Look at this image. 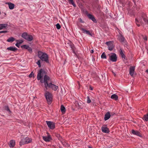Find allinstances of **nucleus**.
I'll return each instance as SVG.
<instances>
[{
	"mask_svg": "<svg viewBox=\"0 0 148 148\" xmlns=\"http://www.w3.org/2000/svg\"><path fill=\"white\" fill-rule=\"evenodd\" d=\"M37 79L38 80H40L41 83H44L45 88L44 90H47L48 88H51L54 90H56L58 86L51 83L50 77L46 75L45 71L41 69L38 72Z\"/></svg>",
	"mask_w": 148,
	"mask_h": 148,
	"instance_id": "nucleus-1",
	"label": "nucleus"
},
{
	"mask_svg": "<svg viewBox=\"0 0 148 148\" xmlns=\"http://www.w3.org/2000/svg\"><path fill=\"white\" fill-rule=\"evenodd\" d=\"M38 57L42 61L49 63V56L46 53L39 51L38 52Z\"/></svg>",
	"mask_w": 148,
	"mask_h": 148,
	"instance_id": "nucleus-2",
	"label": "nucleus"
},
{
	"mask_svg": "<svg viewBox=\"0 0 148 148\" xmlns=\"http://www.w3.org/2000/svg\"><path fill=\"white\" fill-rule=\"evenodd\" d=\"M45 92L44 93L45 96L49 104H50L51 103L52 100V95L49 92L47 91V90H44Z\"/></svg>",
	"mask_w": 148,
	"mask_h": 148,
	"instance_id": "nucleus-3",
	"label": "nucleus"
},
{
	"mask_svg": "<svg viewBox=\"0 0 148 148\" xmlns=\"http://www.w3.org/2000/svg\"><path fill=\"white\" fill-rule=\"evenodd\" d=\"M21 36L23 38L29 41H31L33 39V37L32 35H28L26 32L23 33Z\"/></svg>",
	"mask_w": 148,
	"mask_h": 148,
	"instance_id": "nucleus-4",
	"label": "nucleus"
},
{
	"mask_svg": "<svg viewBox=\"0 0 148 148\" xmlns=\"http://www.w3.org/2000/svg\"><path fill=\"white\" fill-rule=\"evenodd\" d=\"M47 124L50 129L51 130L54 129L55 127V123L52 121H46Z\"/></svg>",
	"mask_w": 148,
	"mask_h": 148,
	"instance_id": "nucleus-5",
	"label": "nucleus"
},
{
	"mask_svg": "<svg viewBox=\"0 0 148 148\" xmlns=\"http://www.w3.org/2000/svg\"><path fill=\"white\" fill-rule=\"evenodd\" d=\"M110 60L113 62H115L117 60V56L115 53H112L109 55Z\"/></svg>",
	"mask_w": 148,
	"mask_h": 148,
	"instance_id": "nucleus-6",
	"label": "nucleus"
},
{
	"mask_svg": "<svg viewBox=\"0 0 148 148\" xmlns=\"http://www.w3.org/2000/svg\"><path fill=\"white\" fill-rule=\"evenodd\" d=\"M106 44L108 46V49L109 50L112 51L113 49L114 46L112 42L109 41L106 42Z\"/></svg>",
	"mask_w": 148,
	"mask_h": 148,
	"instance_id": "nucleus-7",
	"label": "nucleus"
},
{
	"mask_svg": "<svg viewBox=\"0 0 148 148\" xmlns=\"http://www.w3.org/2000/svg\"><path fill=\"white\" fill-rule=\"evenodd\" d=\"M102 131L104 133H108L109 132V129L105 125H103L101 127Z\"/></svg>",
	"mask_w": 148,
	"mask_h": 148,
	"instance_id": "nucleus-8",
	"label": "nucleus"
},
{
	"mask_svg": "<svg viewBox=\"0 0 148 148\" xmlns=\"http://www.w3.org/2000/svg\"><path fill=\"white\" fill-rule=\"evenodd\" d=\"M47 134L48 135L47 136H42V138L43 140L47 142H49L52 139L51 136L48 133H47Z\"/></svg>",
	"mask_w": 148,
	"mask_h": 148,
	"instance_id": "nucleus-9",
	"label": "nucleus"
},
{
	"mask_svg": "<svg viewBox=\"0 0 148 148\" xmlns=\"http://www.w3.org/2000/svg\"><path fill=\"white\" fill-rule=\"evenodd\" d=\"M67 44H68V45L70 46L71 48V49L73 53L74 54H75V47L74 45L71 42H69Z\"/></svg>",
	"mask_w": 148,
	"mask_h": 148,
	"instance_id": "nucleus-10",
	"label": "nucleus"
},
{
	"mask_svg": "<svg viewBox=\"0 0 148 148\" xmlns=\"http://www.w3.org/2000/svg\"><path fill=\"white\" fill-rule=\"evenodd\" d=\"M135 70V66H131L130 68V75L132 76L134 75Z\"/></svg>",
	"mask_w": 148,
	"mask_h": 148,
	"instance_id": "nucleus-11",
	"label": "nucleus"
},
{
	"mask_svg": "<svg viewBox=\"0 0 148 148\" xmlns=\"http://www.w3.org/2000/svg\"><path fill=\"white\" fill-rule=\"evenodd\" d=\"M132 133L134 135L138 136L140 137H142V135L141 134L137 131L135 130H132Z\"/></svg>",
	"mask_w": 148,
	"mask_h": 148,
	"instance_id": "nucleus-12",
	"label": "nucleus"
},
{
	"mask_svg": "<svg viewBox=\"0 0 148 148\" xmlns=\"http://www.w3.org/2000/svg\"><path fill=\"white\" fill-rule=\"evenodd\" d=\"M87 15L88 17L94 23H96L97 22V21L93 15L90 14H87Z\"/></svg>",
	"mask_w": 148,
	"mask_h": 148,
	"instance_id": "nucleus-13",
	"label": "nucleus"
},
{
	"mask_svg": "<svg viewBox=\"0 0 148 148\" xmlns=\"http://www.w3.org/2000/svg\"><path fill=\"white\" fill-rule=\"evenodd\" d=\"M111 115L110 112H108L105 115L104 119L106 121L110 117Z\"/></svg>",
	"mask_w": 148,
	"mask_h": 148,
	"instance_id": "nucleus-14",
	"label": "nucleus"
},
{
	"mask_svg": "<svg viewBox=\"0 0 148 148\" xmlns=\"http://www.w3.org/2000/svg\"><path fill=\"white\" fill-rule=\"evenodd\" d=\"M6 4L8 5L9 8L10 10H13L14 8L15 5L14 4L10 2L7 3Z\"/></svg>",
	"mask_w": 148,
	"mask_h": 148,
	"instance_id": "nucleus-15",
	"label": "nucleus"
},
{
	"mask_svg": "<svg viewBox=\"0 0 148 148\" xmlns=\"http://www.w3.org/2000/svg\"><path fill=\"white\" fill-rule=\"evenodd\" d=\"M80 29L84 33H86V34L92 36L91 33L89 31L83 28H81Z\"/></svg>",
	"mask_w": 148,
	"mask_h": 148,
	"instance_id": "nucleus-16",
	"label": "nucleus"
},
{
	"mask_svg": "<svg viewBox=\"0 0 148 148\" xmlns=\"http://www.w3.org/2000/svg\"><path fill=\"white\" fill-rule=\"evenodd\" d=\"M7 49L12 51H15L17 50V49L14 47H10L7 48Z\"/></svg>",
	"mask_w": 148,
	"mask_h": 148,
	"instance_id": "nucleus-17",
	"label": "nucleus"
},
{
	"mask_svg": "<svg viewBox=\"0 0 148 148\" xmlns=\"http://www.w3.org/2000/svg\"><path fill=\"white\" fill-rule=\"evenodd\" d=\"M8 26V24L6 23L0 24V30L6 28Z\"/></svg>",
	"mask_w": 148,
	"mask_h": 148,
	"instance_id": "nucleus-18",
	"label": "nucleus"
},
{
	"mask_svg": "<svg viewBox=\"0 0 148 148\" xmlns=\"http://www.w3.org/2000/svg\"><path fill=\"white\" fill-rule=\"evenodd\" d=\"M15 141L14 140H12L10 141L9 145L10 147H13L15 145Z\"/></svg>",
	"mask_w": 148,
	"mask_h": 148,
	"instance_id": "nucleus-19",
	"label": "nucleus"
},
{
	"mask_svg": "<svg viewBox=\"0 0 148 148\" xmlns=\"http://www.w3.org/2000/svg\"><path fill=\"white\" fill-rule=\"evenodd\" d=\"M25 144H27L26 143L25 139L24 138L21 139V141L20 142L19 145L21 146Z\"/></svg>",
	"mask_w": 148,
	"mask_h": 148,
	"instance_id": "nucleus-20",
	"label": "nucleus"
},
{
	"mask_svg": "<svg viewBox=\"0 0 148 148\" xmlns=\"http://www.w3.org/2000/svg\"><path fill=\"white\" fill-rule=\"evenodd\" d=\"M111 99L114 100L116 101L118 99V97L115 94L112 95L111 97Z\"/></svg>",
	"mask_w": 148,
	"mask_h": 148,
	"instance_id": "nucleus-21",
	"label": "nucleus"
},
{
	"mask_svg": "<svg viewBox=\"0 0 148 148\" xmlns=\"http://www.w3.org/2000/svg\"><path fill=\"white\" fill-rule=\"evenodd\" d=\"M25 138V139L26 143L27 144H28L31 142L32 139L31 138L28 137Z\"/></svg>",
	"mask_w": 148,
	"mask_h": 148,
	"instance_id": "nucleus-22",
	"label": "nucleus"
},
{
	"mask_svg": "<svg viewBox=\"0 0 148 148\" xmlns=\"http://www.w3.org/2000/svg\"><path fill=\"white\" fill-rule=\"evenodd\" d=\"M60 109L62 112L64 113L66 111V109L65 107L63 105H62L60 106Z\"/></svg>",
	"mask_w": 148,
	"mask_h": 148,
	"instance_id": "nucleus-23",
	"label": "nucleus"
},
{
	"mask_svg": "<svg viewBox=\"0 0 148 148\" xmlns=\"http://www.w3.org/2000/svg\"><path fill=\"white\" fill-rule=\"evenodd\" d=\"M61 143L64 146L67 147L69 146V145L68 144L67 142L64 140H62V141Z\"/></svg>",
	"mask_w": 148,
	"mask_h": 148,
	"instance_id": "nucleus-24",
	"label": "nucleus"
},
{
	"mask_svg": "<svg viewBox=\"0 0 148 148\" xmlns=\"http://www.w3.org/2000/svg\"><path fill=\"white\" fill-rule=\"evenodd\" d=\"M15 40V39L12 37H11L8 38L7 40L8 42H12Z\"/></svg>",
	"mask_w": 148,
	"mask_h": 148,
	"instance_id": "nucleus-25",
	"label": "nucleus"
},
{
	"mask_svg": "<svg viewBox=\"0 0 148 148\" xmlns=\"http://www.w3.org/2000/svg\"><path fill=\"white\" fill-rule=\"evenodd\" d=\"M120 54L122 58L124 59H125V56L122 50H121L120 51Z\"/></svg>",
	"mask_w": 148,
	"mask_h": 148,
	"instance_id": "nucleus-26",
	"label": "nucleus"
},
{
	"mask_svg": "<svg viewBox=\"0 0 148 148\" xmlns=\"http://www.w3.org/2000/svg\"><path fill=\"white\" fill-rule=\"evenodd\" d=\"M141 21H142L140 20V19H139V22L141 23ZM139 23V21L137 20L136 19V25H137L139 27L140 26V24H139V23Z\"/></svg>",
	"mask_w": 148,
	"mask_h": 148,
	"instance_id": "nucleus-27",
	"label": "nucleus"
},
{
	"mask_svg": "<svg viewBox=\"0 0 148 148\" xmlns=\"http://www.w3.org/2000/svg\"><path fill=\"white\" fill-rule=\"evenodd\" d=\"M69 3L72 5L74 7H75L76 6V5L74 3V1L73 0H68Z\"/></svg>",
	"mask_w": 148,
	"mask_h": 148,
	"instance_id": "nucleus-28",
	"label": "nucleus"
},
{
	"mask_svg": "<svg viewBox=\"0 0 148 148\" xmlns=\"http://www.w3.org/2000/svg\"><path fill=\"white\" fill-rule=\"evenodd\" d=\"M101 58L102 59H106V56L104 52H103L101 56Z\"/></svg>",
	"mask_w": 148,
	"mask_h": 148,
	"instance_id": "nucleus-29",
	"label": "nucleus"
},
{
	"mask_svg": "<svg viewBox=\"0 0 148 148\" xmlns=\"http://www.w3.org/2000/svg\"><path fill=\"white\" fill-rule=\"evenodd\" d=\"M76 105H77L78 106V108L81 109L82 108V107L81 104V103H79L78 102L76 101Z\"/></svg>",
	"mask_w": 148,
	"mask_h": 148,
	"instance_id": "nucleus-30",
	"label": "nucleus"
},
{
	"mask_svg": "<svg viewBox=\"0 0 148 148\" xmlns=\"http://www.w3.org/2000/svg\"><path fill=\"white\" fill-rule=\"evenodd\" d=\"M4 109L5 110H7V111L8 112H10L11 111L9 108L8 106H5L4 107Z\"/></svg>",
	"mask_w": 148,
	"mask_h": 148,
	"instance_id": "nucleus-31",
	"label": "nucleus"
},
{
	"mask_svg": "<svg viewBox=\"0 0 148 148\" xmlns=\"http://www.w3.org/2000/svg\"><path fill=\"white\" fill-rule=\"evenodd\" d=\"M87 103H89L91 102V100L90 99L89 96H87L86 97Z\"/></svg>",
	"mask_w": 148,
	"mask_h": 148,
	"instance_id": "nucleus-32",
	"label": "nucleus"
},
{
	"mask_svg": "<svg viewBox=\"0 0 148 148\" xmlns=\"http://www.w3.org/2000/svg\"><path fill=\"white\" fill-rule=\"evenodd\" d=\"M143 119L146 121H148V114L147 115H145L144 116Z\"/></svg>",
	"mask_w": 148,
	"mask_h": 148,
	"instance_id": "nucleus-33",
	"label": "nucleus"
},
{
	"mask_svg": "<svg viewBox=\"0 0 148 148\" xmlns=\"http://www.w3.org/2000/svg\"><path fill=\"white\" fill-rule=\"evenodd\" d=\"M29 47V46L28 45H24L22 46L21 47L22 48H24L25 49H28V48Z\"/></svg>",
	"mask_w": 148,
	"mask_h": 148,
	"instance_id": "nucleus-34",
	"label": "nucleus"
},
{
	"mask_svg": "<svg viewBox=\"0 0 148 148\" xmlns=\"http://www.w3.org/2000/svg\"><path fill=\"white\" fill-rule=\"evenodd\" d=\"M36 63L38 65V67H40L41 64L40 60H39L37 62H36Z\"/></svg>",
	"mask_w": 148,
	"mask_h": 148,
	"instance_id": "nucleus-35",
	"label": "nucleus"
},
{
	"mask_svg": "<svg viewBox=\"0 0 148 148\" xmlns=\"http://www.w3.org/2000/svg\"><path fill=\"white\" fill-rule=\"evenodd\" d=\"M56 28L58 29H59L61 28V26L60 24L59 23H57L56 25Z\"/></svg>",
	"mask_w": 148,
	"mask_h": 148,
	"instance_id": "nucleus-36",
	"label": "nucleus"
},
{
	"mask_svg": "<svg viewBox=\"0 0 148 148\" xmlns=\"http://www.w3.org/2000/svg\"><path fill=\"white\" fill-rule=\"evenodd\" d=\"M28 51L30 53H32V49L30 47H29L28 48V49H27Z\"/></svg>",
	"mask_w": 148,
	"mask_h": 148,
	"instance_id": "nucleus-37",
	"label": "nucleus"
},
{
	"mask_svg": "<svg viewBox=\"0 0 148 148\" xmlns=\"http://www.w3.org/2000/svg\"><path fill=\"white\" fill-rule=\"evenodd\" d=\"M119 40L123 42L124 40V38L123 37L121 36L120 37Z\"/></svg>",
	"mask_w": 148,
	"mask_h": 148,
	"instance_id": "nucleus-38",
	"label": "nucleus"
},
{
	"mask_svg": "<svg viewBox=\"0 0 148 148\" xmlns=\"http://www.w3.org/2000/svg\"><path fill=\"white\" fill-rule=\"evenodd\" d=\"M34 75V74L33 72H31V73L29 75V77H33Z\"/></svg>",
	"mask_w": 148,
	"mask_h": 148,
	"instance_id": "nucleus-39",
	"label": "nucleus"
},
{
	"mask_svg": "<svg viewBox=\"0 0 148 148\" xmlns=\"http://www.w3.org/2000/svg\"><path fill=\"white\" fill-rule=\"evenodd\" d=\"M23 42V41L22 40H18V43L19 44H20Z\"/></svg>",
	"mask_w": 148,
	"mask_h": 148,
	"instance_id": "nucleus-40",
	"label": "nucleus"
},
{
	"mask_svg": "<svg viewBox=\"0 0 148 148\" xmlns=\"http://www.w3.org/2000/svg\"><path fill=\"white\" fill-rule=\"evenodd\" d=\"M143 38L146 41H147V37L146 36H143Z\"/></svg>",
	"mask_w": 148,
	"mask_h": 148,
	"instance_id": "nucleus-41",
	"label": "nucleus"
},
{
	"mask_svg": "<svg viewBox=\"0 0 148 148\" xmlns=\"http://www.w3.org/2000/svg\"><path fill=\"white\" fill-rule=\"evenodd\" d=\"M7 32H8L7 31H0V33H7Z\"/></svg>",
	"mask_w": 148,
	"mask_h": 148,
	"instance_id": "nucleus-42",
	"label": "nucleus"
},
{
	"mask_svg": "<svg viewBox=\"0 0 148 148\" xmlns=\"http://www.w3.org/2000/svg\"><path fill=\"white\" fill-rule=\"evenodd\" d=\"M15 45L17 47H20V44H19L18 43H16V44H15Z\"/></svg>",
	"mask_w": 148,
	"mask_h": 148,
	"instance_id": "nucleus-43",
	"label": "nucleus"
},
{
	"mask_svg": "<svg viewBox=\"0 0 148 148\" xmlns=\"http://www.w3.org/2000/svg\"><path fill=\"white\" fill-rule=\"evenodd\" d=\"M133 1L134 3H135L136 2H138V0H133Z\"/></svg>",
	"mask_w": 148,
	"mask_h": 148,
	"instance_id": "nucleus-44",
	"label": "nucleus"
},
{
	"mask_svg": "<svg viewBox=\"0 0 148 148\" xmlns=\"http://www.w3.org/2000/svg\"><path fill=\"white\" fill-rule=\"evenodd\" d=\"M79 21L81 23H83L84 22L83 21H82V20L81 18H80L79 19Z\"/></svg>",
	"mask_w": 148,
	"mask_h": 148,
	"instance_id": "nucleus-45",
	"label": "nucleus"
},
{
	"mask_svg": "<svg viewBox=\"0 0 148 148\" xmlns=\"http://www.w3.org/2000/svg\"><path fill=\"white\" fill-rule=\"evenodd\" d=\"M90 52H91V53H94V51H93V50H91V51H90Z\"/></svg>",
	"mask_w": 148,
	"mask_h": 148,
	"instance_id": "nucleus-46",
	"label": "nucleus"
},
{
	"mask_svg": "<svg viewBox=\"0 0 148 148\" xmlns=\"http://www.w3.org/2000/svg\"><path fill=\"white\" fill-rule=\"evenodd\" d=\"M18 40H16V41L17 42V43H18Z\"/></svg>",
	"mask_w": 148,
	"mask_h": 148,
	"instance_id": "nucleus-47",
	"label": "nucleus"
},
{
	"mask_svg": "<svg viewBox=\"0 0 148 148\" xmlns=\"http://www.w3.org/2000/svg\"><path fill=\"white\" fill-rule=\"evenodd\" d=\"M146 72L148 73V69L146 70Z\"/></svg>",
	"mask_w": 148,
	"mask_h": 148,
	"instance_id": "nucleus-48",
	"label": "nucleus"
},
{
	"mask_svg": "<svg viewBox=\"0 0 148 148\" xmlns=\"http://www.w3.org/2000/svg\"><path fill=\"white\" fill-rule=\"evenodd\" d=\"M90 89L91 90H92V88L91 87H90Z\"/></svg>",
	"mask_w": 148,
	"mask_h": 148,
	"instance_id": "nucleus-49",
	"label": "nucleus"
},
{
	"mask_svg": "<svg viewBox=\"0 0 148 148\" xmlns=\"http://www.w3.org/2000/svg\"><path fill=\"white\" fill-rule=\"evenodd\" d=\"M88 148H92V147H88Z\"/></svg>",
	"mask_w": 148,
	"mask_h": 148,
	"instance_id": "nucleus-50",
	"label": "nucleus"
},
{
	"mask_svg": "<svg viewBox=\"0 0 148 148\" xmlns=\"http://www.w3.org/2000/svg\"><path fill=\"white\" fill-rule=\"evenodd\" d=\"M58 136L60 137V136L59 135H58Z\"/></svg>",
	"mask_w": 148,
	"mask_h": 148,
	"instance_id": "nucleus-51",
	"label": "nucleus"
},
{
	"mask_svg": "<svg viewBox=\"0 0 148 148\" xmlns=\"http://www.w3.org/2000/svg\"><path fill=\"white\" fill-rule=\"evenodd\" d=\"M114 75H116L115 74H114Z\"/></svg>",
	"mask_w": 148,
	"mask_h": 148,
	"instance_id": "nucleus-52",
	"label": "nucleus"
}]
</instances>
